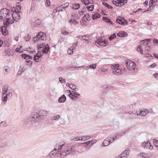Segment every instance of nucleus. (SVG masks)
Masks as SVG:
<instances>
[{
  "label": "nucleus",
  "mask_w": 158,
  "mask_h": 158,
  "mask_svg": "<svg viewBox=\"0 0 158 158\" xmlns=\"http://www.w3.org/2000/svg\"><path fill=\"white\" fill-rule=\"evenodd\" d=\"M108 66H109V67L110 68V69L112 70V72L115 75H122L126 70L125 68L123 70L119 69V65L118 64H116L115 65H109Z\"/></svg>",
  "instance_id": "f257e3e1"
},
{
  "label": "nucleus",
  "mask_w": 158,
  "mask_h": 158,
  "mask_svg": "<svg viewBox=\"0 0 158 158\" xmlns=\"http://www.w3.org/2000/svg\"><path fill=\"white\" fill-rule=\"evenodd\" d=\"M63 146V145H56L54 149L48 154V157L50 158L57 156L58 153L59 152V151L56 149V148H58V149L60 150L61 149Z\"/></svg>",
  "instance_id": "f03ea898"
},
{
  "label": "nucleus",
  "mask_w": 158,
  "mask_h": 158,
  "mask_svg": "<svg viewBox=\"0 0 158 158\" xmlns=\"http://www.w3.org/2000/svg\"><path fill=\"white\" fill-rule=\"evenodd\" d=\"M44 37H46V34L44 32L40 31L39 32L35 37L33 38V41L35 43L40 40H44Z\"/></svg>",
  "instance_id": "7ed1b4c3"
},
{
  "label": "nucleus",
  "mask_w": 158,
  "mask_h": 158,
  "mask_svg": "<svg viewBox=\"0 0 158 158\" xmlns=\"http://www.w3.org/2000/svg\"><path fill=\"white\" fill-rule=\"evenodd\" d=\"M48 112L44 110H41L38 111L35 114V116L39 120H41L44 119L45 117L47 115Z\"/></svg>",
  "instance_id": "20e7f679"
},
{
  "label": "nucleus",
  "mask_w": 158,
  "mask_h": 158,
  "mask_svg": "<svg viewBox=\"0 0 158 158\" xmlns=\"http://www.w3.org/2000/svg\"><path fill=\"white\" fill-rule=\"evenodd\" d=\"M130 152L129 148H126L120 155H119L117 158H127V156Z\"/></svg>",
  "instance_id": "39448f33"
},
{
  "label": "nucleus",
  "mask_w": 158,
  "mask_h": 158,
  "mask_svg": "<svg viewBox=\"0 0 158 158\" xmlns=\"http://www.w3.org/2000/svg\"><path fill=\"white\" fill-rule=\"evenodd\" d=\"M65 150L66 152H68V154L70 155L74 154L76 152L75 149H73L72 145L67 146L66 149Z\"/></svg>",
  "instance_id": "423d86ee"
},
{
  "label": "nucleus",
  "mask_w": 158,
  "mask_h": 158,
  "mask_svg": "<svg viewBox=\"0 0 158 158\" xmlns=\"http://www.w3.org/2000/svg\"><path fill=\"white\" fill-rule=\"evenodd\" d=\"M95 42L99 45L103 46H105L108 44L107 42L105 40H103L101 39H98L95 41Z\"/></svg>",
  "instance_id": "0eeeda50"
},
{
  "label": "nucleus",
  "mask_w": 158,
  "mask_h": 158,
  "mask_svg": "<svg viewBox=\"0 0 158 158\" xmlns=\"http://www.w3.org/2000/svg\"><path fill=\"white\" fill-rule=\"evenodd\" d=\"M14 10H13V11L14 13H13L12 14H14V16L15 19L19 20L21 19L20 15L19 14L20 11L16 10L15 8H14Z\"/></svg>",
  "instance_id": "6e6552de"
},
{
  "label": "nucleus",
  "mask_w": 158,
  "mask_h": 158,
  "mask_svg": "<svg viewBox=\"0 0 158 158\" xmlns=\"http://www.w3.org/2000/svg\"><path fill=\"white\" fill-rule=\"evenodd\" d=\"M0 31L4 36H6L8 34V31L6 28V27L4 26H2L1 27Z\"/></svg>",
  "instance_id": "1a4fd4ad"
},
{
  "label": "nucleus",
  "mask_w": 158,
  "mask_h": 158,
  "mask_svg": "<svg viewBox=\"0 0 158 158\" xmlns=\"http://www.w3.org/2000/svg\"><path fill=\"white\" fill-rule=\"evenodd\" d=\"M117 35L119 37H124L127 36L128 34L124 31H121L117 34Z\"/></svg>",
  "instance_id": "9d476101"
},
{
  "label": "nucleus",
  "mask_w": 158,
  "mask_h": 158,
  "mask_svg": "<svg viewBox=\"0 0 158 158\" xmlns=\"http://www.w3.org/2000/svg\"><path fill=\"white\" fill-rule=\"evenodd\" d=\"M95 142L96 140H94L84 143H82V145H84L86 147L88 146H90L91 145H92L94 143H95Z\"/></svg>",
  "instance_id": "9b49d317"
},
{
  "label": "nucleus",
  "mask_w": 158,
  "mask_h": 158,
  "mask_svg": "<svg viewBox=\"0 0 158 158\" xmlns=\"http://www.w3.org/2000/svg\"><path fill=\"white\" fill-rule=\"evenodd\" d=\"M7 11H9V9L6 8H3L1 10V12L2 14V16H3V19L5 18L6 17V14Z\"/></svg>",
  "instance_id": "f8f14e48"
},
{
  "label": "nucleus",
  "mask_w": 158,
  "mask_h": 158,
  "mask_svg": "<svg viewBox=\"0 0 158 158\" xmlns=\"http://www.w3.org/2000/svg\"><path fill=\"white\" fill-rule=\"evenodd\" d=\"M66 92L67 93H69V97L73 101L75 100V99L74 98V97H73V94H74V92H75V91H71L70 90H67L66 91Z\"/></svg>",
  "instance_id": "ddd939ff"
},
{
  "label": "nucleus",
  "mask_w": 158,
  "mask_h": 158,
  "mask_svg": "<svg viewBox=\"0 0 158 158\" xmlns=\"http://www.w3.org/2000/svg\"><path fill=\"white\" fill-rule=\"evenodd\" d=\"M130 67L129 70H133L135 69L136 65L134 62H132V61H130Z\"/></svg>",
  "instance_id": "4468645a"
},
{
  "label": "nucleus",
  "mask_w": 158,
  "mask_h": 158,
  "mask_svg": "<svg viewBox=\"0 0 158 158\" xmlns=\"http://www.w3.org/2000/svg\"><path fill=\"white\" fill-rule=\"evenodd\" d=\"M21 56L22 58L26 60L32 59V56L26 54H23L21 55Z\"/></svg>",
  "instance_id": "2eb2a0df"
},
{
  "label": "nucleus",
  "mask_w": 158,
  "mask_h": 158,
  "mask_svg": "<svg viewBox=\"0 0 158 158\" xmlns=\"http://www.w3.org/2000/svg\"><path fill=\"white\" fill-rule=\"evenodd\" d=\"M66 100V97L64 94L62 95L58 99V102L60 103H63Z\"/></svg>",
  "instance_id": "dca6fc26"
},
{
  "label": "nucleus",
  "mask_w": 158,
  "mask_h": 158,
  "mask_svg": "<svg viewBox=\"0 0 158 158\" xmlns=\"http://www.w3.org/2000/svg\"><path fill=\"white\" fill-rule=\"evenodd\" d=\"M149 112L147 109H145L144 110H141L140 111L139 115L141 116H145Z\"/></svg>",
  "instance_id": "f3484780"
},
{
  "label": "nucleus",
  "mask_w": 158,
  "mask_h": 158,
  "mask_svg": "<svg viewBox=\"0 0 158 158\" xmlns=\"http://www.w3.org/2000/svg\"><path fill=\"white\" fill-rule=\"evenodd\" d=\"M31 121L32 123L34 122H38L39 120L36 116H35V114L31 118L30 120Z\"/></svg>",
  "instance_id": "a211bd4d"
},
{
  "label": "nucleus",
  "mask_w": 158,
  "mask_h": 158,
  "mask_svg": "<svg viewBox=\"0 0 158 158\" xmlns=\"http://www.w3.org/2000/svg\"><path fill=\"white\" fill-rule=\"evenodd\" d=\"M80 4L78 3H73L72 5L73 8L75 10L78 9L80 7Z\"/></svg>",
  "instance_id": "6ab92c4d"
},
{
  "label": "nucleus",
  "mask_w": 158,
  "mask_h": 158,
  "mask_svg": "<svg viewBox=\"0 0 158 158\" xmlns=\"http://www.w3.org/2000/svg\"><path fill=\"white\" fill-rule=\"evenodd\" d=\"M67 84H68V86L70 88L73 90H76V88L75 85L72 84H69L68 83H66V85H67Z\"/></svg>",
  "instance_id": "aec40b11"
},
{
  "label": "nucleus",
  "mask_w": 158,
  "mask_h": 158,
  "mask_svg": "<svg viewBox=\"0 0 158 158\" xmlns=\"http://www.w3.org/2000/svg\"><path fill=\"white\" fill-rule=\"evenodd\" d=\"M50 49L49 47L47 48V47H44L42 49V53L44 54H47Z\"/></svg>",
  "instance_id": "412c9836"
},
{
  "label": "nucleus",
  "mask_w": 158,
  "mask_h": 158,
  "mask_svg": "<svg viewBox=\"0 0 158 158\" xmlns=\"http://www.w3.org/2000/svg\"><path fill=\"white\" fill-rule=\"evenodd\" d=\"M2 102H6V101L7 99L8 98L7 97V95H6V93H2Z\"/></svg>",
  "instance_id": "4be33fe9"
},
{
  "label": "nucleus",
  "mask_w": 158,
  "mask_h": 158,
  "mask_svg": "<svg viewBox=\"0 0 158 158\" xmlns=\"http://www.w3.org/2000/svg\"><path fill=\"white\" fill-rule=\"evenodd\" d=\"M101 16V15L99 13H95L93 14L92 15V18L94 20L97 19L99 18Z\"/></svg>",
  "instance_id": "5701e85b"
},
{
  "label": "nucleus",
  "mask_w": 158,
  "mask_h": 158,
  "mask_svg": "<svg viewBox=\"0 0 158 158\" xmlns=\"http://www.w3.org/2000/svg\"><path fill=\"white\" fill-rule=\"evenodd\" d=\"M102 19L104 21H105L106 23H110V24L112 25L113 24V23L111 21L110 19H108L107 17H102Z\"/></svg>",
  "instance_id": "b1692460"
},
{
  "label": "nucleus",
  "mask_w": 158,
  "mask_h": 158,
  "mask_svg": "<svg viewBox=\"0 0 158 158\" xmlns=\"http://www.w3.org/2000/svg\"><path fill=\"white\" fill-rule=\"evenodd\" d=\"M119 17L120 18V19H118L117 18L116 19V22L117 23L121 25L122 23L123 20V19H124V18L121 17L120 16Z\"/></svg>",
  "instance_id": "393cba45"
},
{
  "label": "nucleus",
  "mask_w": 158,
  "mask_h": 158,
  "mask_svg": "<svg viewBox=\"0 0 158 158\" xmlns=\"http://www.w3.org/2000/svg\"><path fill=\"white\" fill-rule=\"evenodd\" d=\"M9 86L7 85H3L2 88V93H6L8 89Z\"/></svg>",
  "instance_id": "a878e982"
},
{
  "label": "nucleus",
  "mask_w": 158,
  "mask_h": 158,
  "mask_svg": "<svg viewBox=\"0 0 158 158\" xmlns=\"http://www.w3.org/2000/svg\"><path fill=\"white\" fill-rule=\"evenodd\" d=\"M25 70V68L23 67H22L21 66H20L19 70L20 71V73H19V71L18 73V75H21Z\"/></svg>",
  "instance_id": "bb28decb"
},
{
  "label": "nucleus",
  "mask_w": 158,
  "mask_h": 158,
  "mask_svg": "<svg viewBox=\"0 0 158 158\" xmlns=\"http://www.w3.org/2000/svg\"><path fill=\"white\" fill-rule=\"evenodd\" d=\"M3 22L4 26L6 27L9 26V24H10V21H6V19L3 20Z\"/></svg>",
  "instance_id": "cd10ccee"
},
{
  "label": "nucleus",
  "mask_w": 158,
  "mask_h": 158,
  "mask_svg": "<svg viewBox=\"0 0 158 158\" xmlns=\"http://www.w3.org/2000/svg\"><path fill=\"white\" fill-rule=\"evenodd\" d=\"M68 154V153H67V152L65 151V150H63L60 153V156L62 157H64L65 156Z\"/></svg>",
  "instance_id": "c85d7f7f"
},
{
  "label": "nucleus",
  "mask_w": 158,
  "mask_h": 158,
  "mask_svg": "<svg viewBox=\"0 0 158 158\" xmlns=\"http://www.w3.org/2000/svg\"><path fill=\"white\" fill-rule=\"evenodd\" d=\"M40 23L41 21L40 19L36 20L35 22V27H37L40 26Z\"/></svg>",
  "instance_id": "c756f323"
},
{
  "label": "nucleus",
  "mask_w": 158,
  "mask_h": 158,
  "mask_svg": "<svg viewBox=\"0 0 158 158\" xmlns=\"http://www.w3.org/2000/svg\"><path fill=\"white\" fill-rule=\"evenodd\" d=\"M94 5H91L90 6H87L86 8L89 11H92L94 10Z\"/></svg>",
  "instance_id": "7c9ffc66"
},
{
  "label": "nucleus",
  "mask_w": 158,
  "mask_h": 158,
  "mask_svg": "<svg viewBox=\"0 0 158 158\" xmlns=\"http://www.w3.org/2000/svg\"><path fill=\"white\" fill-rule=\"evenodd\" d=\"M116 37V36L115 33H113L108 38V39L110 41L114 39Z\"/></svg>",
  "instance_id": "2f4dec72"
},
{
  "label": "nucleus",
  "mask_w": 158,
  "mask_h": 158,
  "mask_svg": "<svg viewBox=\"0 0 158 158\" xmlns=\"http://www.w3.org/2000/svg\"><path fill=\"white\" fill-rule=\"evenodd\" d=\"M130 61H131L130 60H126V68L129 69V68L130 67Z\"/></svg>",
  "instance_id": "473e14b6"
},
{
  "label": "nucleus",
  "mask_w": 158,
  "mask_h": 158,
  "mask_svg": "<svg viewBox=\"0 0 158 158\" xmlns=\"http://www.w3.org/2000/svg\"><path fill=\"white\" fill-rule=\"evenodd\" d=\"M102 4L103 5L105 6L106 7H107L108 9H112L113 8V7L111 6L108 4V3H106L104 2H103Z\"/></svg>",
  "instance_id": "72a5a7b5"
},
{
  "label": "nucleus",
  "mask_w": 158,
  "mask_h": 158,
  "mask_svg": "<svg viewBox=\"0 0 158 158\" xmlns=\"http://www.w3.org/2000/svg\"><path fill=\"white\" fill-rule=\"evenodd\" d=\"M82 144V143H77L75 145H72V146L73 149H75L76 150V148H78L80 145H81Z\"/></svg>",
  "instance_id": "f704fd0d"
},
{
  "label": "nucleus",
  "mask_w": 158,
  "mask_h": 158,
  "mask_svg": "<svg viewBox=\"0 0 158 158\" xmlns=\"http://www.w3.org/2000/svg\"><path fill=\"white\" fill-rule=\"evenodd\" d=\"M142 49V47L140 45H139L137 48L138 51L139 52V50L140 51H139V52L140 53L142 54H143V50Z\"/></svg>",
  "instance_id": "c9c22d12"
},
{
  "label": "nucleus",
  "mask_w": 158,
  "mask_h": 158,
  "mask_svg": "<svg viewBox=\"0 0 158 158\" xmlns=\"http://www.w3.org/2000/svg\"><path fill=\"white\" fill-rule=\"evenodd\" d=\"M127 2V0H119L117 4H119V3L124 4Z\"/></svg>",
  "instance_id": "e433bc0d"
},
{
  "label": "nucleus",
  "mask_w": 158,
  "mask_h": 158,
  "mask_svg": "<svg viewBox=\"0 0 158 158\" xmlns=\"http://www.w3.org/2000/svg\"><path fill=\"white\" fill-rule=\"evenodd\" d=\"M153 142L154 145L156 147H158V140L154 139Z\"/></svg>",
  "instance_id": "4c0bfd02"
},
{
  "label": "nucleus",
  "mask_w": 158,
  "mask_h": 158,
  "mask_svg": "<svg viewBox=\"0 0 158 158\" xmlns=\"http://www.w3.org/2000/svg\"><path fill=\"white\" fill-rule=\"evenodd\" d=\"M24 38L26 41H29L31 39V36L29 34L26 35Z\"/></svg>",
  "instance_id": "58836bf2"
},
{
  "label": "nucleus",
  "mask_w": 158,
  "mask_h": 158,
  "mask_svg": "<svg viewBox=\"0 0 158 158\" xmlns=\"http://www.w3.org/2000/svg\"><path fill=\"white\" fill-rule=\"evenodd\" d=\"M60 117V116L59 115H57L56 116H53L52 118H51V119L52 120H56L59 118Z\"/></svg>",
  "instance_id": "ea45409f"
},
{
  "label": "nucleus",
  "mask_w": 158,
  "mask_h": 158,
  "mask_svg": "<svg viewBox=\"0 0 158 158\" xmlns=\"http://www.w3.org/2000/svg\"><path fill=\"white\" fill-rule=\"evenodd\" d=\"M89 68L93 69H95L96 68V64H92L91 65H89Z\"/></svg>",
  "instance_id": "a19ab883"
},
{
  "label": "nucleus",
  "mask_w": 158,
  "mask_h": 158,
  "mask_svg": "<svg viewBox=\"0 0 158 158\" xmlns=\"http://www.w3.org/2000/svg\"><path fill=\"white\" fill-rule=\"evenodd\" d=\"M73 50L74 49L73 48L69 49L67 51V52L69 55H71L73 53Z\"/></svg>",
  "instance_id": "79ce46f5"
},
{
  "label": "nucleus",
  "mask_w": 158,
  "mask_h": 158,
  "mask_svg": "<svg viewBox=\"0 0 158 158\" xmlns=\"http://www.w3.org/2000/svg\"><path fill=\"white\" fill-rule=\"evenodd\" d=\"M128 24V22L127 20L125 19H123V20L122 23L121 25L124 26L125 25H127Z\"/></svg>",
  "instance_id": "37998d69"
},
{
  "label": "nucleus",
  "mask_w": 158,
  "mask_h": 158,
  "mask_svg": "<svg viewBox=\"0 0 158 158\" xmlns=\"http://www.w3.org/2000/svg\"><path fill=\"white\" fill-rule=\"evenodd\" d=\"M35 55V57H36L37 58V59H38V60H39V58H41L43 55L41 54L40 55H38V53H37Z\"/></svg>",
  "instance_id": "c03bdc74"
},
{
  "label": "nucleus",
  "mask_w": 158,
  "mask_h": 158,
  "mask_svg": "<svg viewBox=\"0 0 158 158\" xmlns=\"http://www.w3.org/2000/svg\"><path fill=\"white\" fill-rule=\"evenodd\" d=\"M156 65L155 63H153L152 64L148 66V67L149 69H151L154 68Z\"/></svg>",
  "instance_id": "a18cd8bd"
},
{
  "label": "nucleus",
  "mask_w": 158,
  "mask_h": 158,
  "mask_svg": "<svg viewBox=\"0 0 158 158\" xmlns=\"http://www.w3.org/2000/svg\"><path fill=\"white\" fill-rule=\"evenodd\" d=\"M5 53L7 55H8L9 56H10L11 54L10 53V50L9 49H7V50L6 49L5 51Z\"/></svg>",
  "instance_id": "49530a36"
},
{
  "label": "nucleus",
  "mask_w": 158,
  "mask_h": 158,
  "mask_svg": "<svg viewBox=\"0 0 158 158\" xmlns=\"http://www.w3.org/2000/svg\"><path fill=\"white\" fill-rule=\"evenodd\" d=\"M144 41H146L147 43H146V44L147 46H148L149 42L151 41V39H146L144 40Z\"/></svg>",
  "instance_id": "de8ad7c7"
},
{
  "label": "nucleus",
  "mask_w": 158,
  "mask_h": 158,
  "mask_svg": "<svg viewBox=\"0 0 158 158\" xmlns=\"http://www.w3.org/2000/svg\"><path fill=\"white\" fill-rule=\"evenodd\" d=\"M69 5V3L68 2H65L61 5V6H64L65 8L67 7Z\"/></svg>",
  "instance_id": "09e8293b"
},
{
  "label": "nucleus",
  "mask_w": 158,
  "mask_h": 158,
  "mask_svg": "<svg viewBox=\"0 0 158 158\" xmlns=\"http://www.w3.org/2000/svg\"><path fill=\"white\" fill-rule=\"evenodd\" d=\"M150 145V143L149 141H148L147 143H146V145L144 147V148H145V147L146 148H149V145Z\"/></svg>",
  "instance_id": "8fccbe9b"
},
{
  "label": "nucleus",
  "mask_w": 158,
  "mask_h": 158,
  "mask_svg": "<svg viewBox=\"0 0 158 158\" xmlns=\"http://www.w3.org/2000/svg\"><path fill=\"white\" fill-rule=\"evenodd\" d=\"M60 123L61 124H63L65 123V121L63 118H60Z\"/></svg>",
  "instance_id": "3c124183"
},
{
  "label": "nucleus",
  "mask_w": 158,
  "mask_h": 158,
  "mask_svg": "<svg viewBox=\"0 0 158 158\" xmlns=\"http://www.w3.org/2000/svg\"><path fill=\"white\" fill-rule=\"evenodd\" d=\"M42 45H41V44H40L39 45L37 46V48L38 50H40V49H41L42 48H43L44 47V46H42Z\"/></svg>",
  "instance_id": "603ef678"
},
{
  "label": "nucleus",
  "mask_w": 158,
  "mask_h": 158,
  "mask_svg": "<svg viewBox=\"0 0 158 158\" xmlns=\"http://www.w3.org/2000/svg\"><path fill=\"white\" fill-rule=\"evenodd\" d=\"M6 95H7V97L8 98H10L12 96V94L11 93H8V94H6Z\"/></svg>",
  "instance_id": "864d4df0"
},
{
  "label": "nucleus",
  "mask_w": 158,
  "mask_h": 158,
  "mask_svg": "<svg viewBox=\"0 0 158 158\" xmlns=\"http://www.w3.org/2000/svg\"><path fill=\"white\" fill-rule=\"evenodd\" d=\"M87 16L85 19H86V20L87 21H89L91 19V17L89 15V14H87Z\"/></svg>",
  "instance_id": "5fc2aeb1"
},
{
  "label": "nucleus",
  "mask_w": 158,
  "mask_h": 158,
  "mask_svg": "<svg viewBox=\"0 0 158 158\" xmlns=\"http://www.w3.org/2000/svg\"><path fill=\"white\" fill-rule=\"evenodd\" d=\"M14 14H12V17L13 18V20L11 21V22H10V24H12L13 23L15 22V21L16 20L15 19V18L14 16Z\"/></svg>",
  "instance_id": "6e6d98bb"
},
{
  "label": "nucleus",
  "mask_w": 158,
  "mask_h": 158,
  "mask_svg": "<svg viewBox=\"0 0 158 158\" xmlns=\"http://www.w3.org/2000/svg\"><path fill=\"white\" fill-rule=\"evenodd\" d=\"M101 70L102 72H105L106 71H108V69H105L102 68H101L100 69Z\"/></svg>",
  "instance_id": "4d7b16f0"
},
{
  "label": "nucleus",
  "mask_w": 158,
  "mask_h": 158,
  "mask_svg": "<svg viewBox=\"0 0 158 158\" xmlns=\"http://www.w3.org/2000/svg\"><path fill=\"white\" fill-rule=\"evenodd\" d=\"M82 38L84 40H89V39H87V37L85 35H83L82 37Z\"/></svg>",
  "instance_id": "13d9d810"
},
{
  "label": "nucleus",
  "mask_w": 158,
  "mask_h": 158,
  "mask_svg": "<svg viewBox=\"0 0 158 158\" xmlns=\"http://www.w3.org/2000/svg\"><path fill=\"white\" fill-rule=\"evenodd\" d=\"M112 3L114 5H115V6H119V5L117 4V3H118V1L113 0L112 1Z\"/></svg>",
  "instance_id": "bf43d9fd"
},
{
  "label": "nucleus",
  "mask_w": 158,
  "mask_h": 158,
  "mask_svg": "<svg viewBox=\"0 0 158 158\" xmlns=\"http://www.w3.org/2000/svg\"><path fill=\"white\" fill-rule=\"evenodd\" d=\"M108 143L107 144H106V145L103 144V146L106 147V146H107L109 144H110V143H112L113 142V141H112L111 140H109V141H108Z\"/></svg>",
  "instance_id": "052dcab7"
},
{
  "label": "nucleus",
  "mask_w": 158,
  "mask_h": 158,
  "mask_svg": "<svg viewBox=\"0 0 158 158\" xmlns=\"http://www.w3.org/2000/svg\"><path fill=\"white\" fill-rule=\"evenodd\" d=\"M25 62H26V63H29V65L30 64V66H31L32 64V62L31 60H26L25 61Z\"/></svg>",
  "instance_id": "680f3d73"
},
{
  "label": "nucleus",
  "mask_w": 158,
  "mask_h": 158,
  "mask_svg": "<svg viewBox=\"0 0 158 158\" xmlns=\"http://www.w3.org/2000/svg\"><path fill=\"white\" fill-rule=\"evenodd\" d=\"M4 68L5 69L6 72H8L10 68L8 66H5Z\"/></svg>",
  "instance_id": "e2e57ef3"
},
{
  "label": "nucleus",
  "mask_w": 158,
  "mask_h": 158,
  "mask_svg": "<svg viewBox=\"0 0 158 158\" xmlns=\"http://www.w3.org/2000/svg\"><path fill=\"white\" fill-rule=\"evenodd\" d=\"M56 10L57 11H63V9L61 8V9H60L61 8H60V7H56Z\"/></svg>",
  "instance_id": "0e129e2a"
},
{
  "label": "nucleus",
  "mask_w": 158,
  "mask_h": 158,
  "mask_svg": "<svg viewBox=\"0 0 158 158\" xmlns=\"http://www.w3.org/2000/svg\"><path fill=\"white\" fill-rule=\"evenodd\" d=\"M108 140H107L106 139H105L104 141L102 143L103 144L106 145V144H107L108 143Z\"/></svg>",
  "instance_id": "69168bd1"
},
{
  "label": "nucleus",
  "mask_w": 158,
  "mask_h": 158,
  "mask_svg": "<svg viewBox=\"0 0 158 158\" xmlns=\"http://www.w3.org/2000/svg\"><path fill=\"white\" fill-rule=\"evenodd\" d=\"M155 2V0H150L149 1V4H153Z\"/></svg>",
  "instance_id": "338daca9"
},
{
  "label": "nucleus",
  "mask_w": 158,
  "mask_h": 158,
  "mask_svg": "<svg viewBox=\"0 0 158 158\" xmlns=\"http://www.w3.org/2000/svg\"><path fill=\"white\" fill-rule=\"evenodd\" d=\"M141 156L143 158H147L146 155L144 153H141L140 154Z\"/></svg>",
  "instance_id": "774afa93"
}]
</instances>
